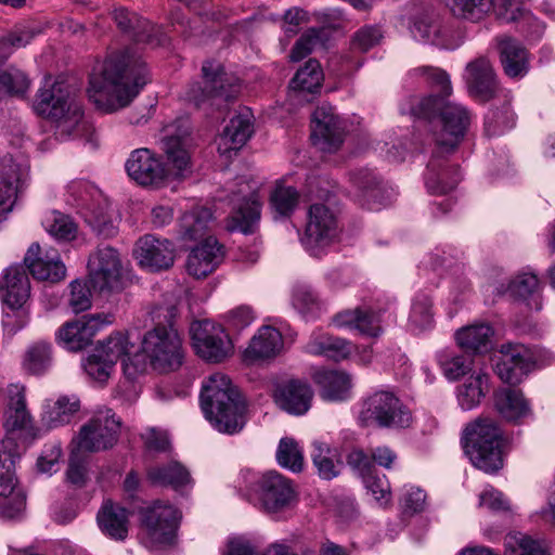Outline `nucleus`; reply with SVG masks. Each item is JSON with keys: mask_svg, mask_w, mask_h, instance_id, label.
I'll return each mask as SVG.
<instances>
[{"mask_svg": "<svg viewBox=\"0 0 555 555\" xmlns=\"http://www.w3.org/2000/svg\"><path fill=\"white\" fill-rule=\"evenodd\" d=\"M190 335L197 354L209 362H221L231 353V340L219 324L209 320L194 321Z\"/></svg>", "mask_w": 555, "mask_h": 555, "instance_id": "12", "label": "nucleus"}, {"mask_svg": "<svg viewBox=\"0 0 555 555\" xmlns=\"http://www.w3.org/2000/svg\"><path fill=\"white\" fill-rule=\"evenodd\" d=\"M450 156L451 155H446V163L439 169L438 182L441 185V190L429 189V186L427 185L428 166L426 167L425 185L427 188V191L430 194H434V195L446 194V193L454 190L456 188V185L459 184V182L461 181L462 176L460 172V167L457 164H452L450 162V159H449Z\"/></svg>", "mask_w": 555, "mask_h": 555, "instance_id": "59", "label": "nucleus"}, {"mask_svg": "<svg viewBox=\"0 0 555 555\" xmlns=\"http://www.w3.org/2000/svg\"><path fill=\"white\" fill-rule=\"evenodd\" d=\"M129 514L125 507L106 501L98 513L96 519L102 532L109 538L122 541L128 535Z\"/></svg>", "mask_w": 555, "mask_h": 555, "instance_id": "39", "label": "nucleus"}, {"mask_svg": "<svg viewBox=\"0 0 555 555\" xmlns=\"http://www.w3.org/2000/svg\"><path fill=\"white\" fill-rule=\"evenodd\" d=\"M80 402L76 398L61 397L43 416V421L50 428L59 427L70 422L73 415L78 412Z\"/></svg>", "mask_w": 555, "mask_h": 555, "instance_id": "50", "label": "nucleus"}, {"mask_svg": "<svg viewBox=\"0 0 555 555\" xmlns=\"http://www.w3.org/2000/svg\"><path fill=\"white\" fill-rule=\"evenodd\" d=\"M299 203L298 191L291 185L276 184L270 194V208L273 218H289Z\"/></svg>", "mask_w": 555, "mask_h": 555, "instance_id": "45", "label": "nucleus"}, {"mask_svg": "<svg viewBox=\"0 0 555 555\" xmlns=\"http://www.w3.org/2000/svg\"><path fill=\"white\" fill-rule=\"evenodd\" d=\"M313 380L320 388V396L326 401H345L350 397V376L337 370H320Z\"/></svg>", "mask_w": 555, "mask_h": 555, "instance_id": "36", "label": "nucleus"}, {"mask_svg": "<svg viewBox=\"0 0 555 555\" xmlns=\"http://www.w3.org/2000/svg\"><path fill=\"white\" fill-rule=\"evenodd\" d=\"M494 406L502 418L513 424H520L532 414L522 392L513 388L499 390L494 396Z\"/></svg>", "mask_w": 555, "mask_h": 555, "instance_id": "35", "label": "nucleus"}, {"mask_svg": "<svg viewBox=\"0 0 555 555\" xmlns=\"http://www.w3.org/2000/svg\"><path fill=\"white\" fill-rule=\"evenodd\" d=\"M411 113L433 122L434 149L428 162L427 185L441 190L438 182L439 169L446 163V155H453L470 126L472 114L462 104L427 95L411 107Z\"/></svg>", "mask_w": 555, "mask_h": 555, "instance_id": "2", "label": "nucleus"}, {"mask_svg": "<svg viewBox=\"0 0 555 555\" xmlns=\"http://www.w3.org/2000/svg\"><path fill=\"white\" fill-rule=\"evenodd\" d=\"M278 463L291 469L292 472H300L304 465V456L298 443L293 438H282L276 451Z\"/></svg>", "mask_w": 555, "mask_h": 555, "instance_id": "56", "label": "nucleus"}, {"mask_svg": "<svg viewBox=\"0 0 555 555\" xmlns=\"http://www.w3.org/2000/svg\"><path fill=\"white\" fill-rule=\"evenodd\" d=\"M411 31L418 40L438 47H447V30L431 14L426 13L415 17Z\"/></svg>", "mask_w": 555, "mask_h": 555, "instance_id": "44", "label": "nucleus"}, {"mask_svg": "<svg viewBox=\"0 0 555 555\" xmlns=\"http://www.w3.org/2000/svg\"><path fill=\"white\" fill-rule=\"evenodd\" d=\"M24 264L37 280L56 283L66 275V268L60 259L59 251L54 248L43 251L38 243L29 246L24 257Z\"/></svg>", "mask_w": 555, "mask_h": 555, "instance_id": "23", "label": "nucleus"}, {"mask_svg": "<svg viewBox=\"0 0 555 555\" xmlns=\"http://www.w3.org/2000/svg\"><path fill=\"white\" fill-rule=\"evenodd\" d=\"M282 348V334L273 326H262L245 349L244 360L254 362L257 360L271 359L276 357Z\"/></svg>", "mask_w": 555, "mask_h": 555, "instance_id": "33", "label": "nucleus"}, {"mask_svg": "<svg viewBox=\"0 0 555 555\" xmlns=\"http://www.w3.org/2000/svg\"><path fill=\"white\" fill-rule=\"evenodd\" d=\"M251 118L253 114L249 108H244L230 119L220 137L219 151L221 153L238 151L250 139L254 133Z\"/></svg>", "mask_w": 555, "mask_h": 555, "instance_id": "31", "label": "nucleus"}, {"mask_svg": "<svg viewBox=\"0 0 555 555\" xmlns=\"http://www.w3.org/2000/svg\"><path fill=\"white\" fill-rule=\"evenodd\" d=\"M313 129L311 138L314 145L323 152H336L346 134V122L330 104L318 106L312 113Z\"/></svg>", "mask_w": 555, "mask_h": 555, "instance_id": "15", "label": "nucleus"}, {"mask_svg": "<svg viewBox=\"0 0 555 555\" xmlns=\"http://www.w3.org/2000/svg\"><path fill=\"white\" fill-rule=\"evenodd\" d=\"M492 0H452L451 11L454 16L477 22L492 8Z\"/></svg>", "mask_w": 555, "mask_h": 555, "instance_id": "53", "label": "nucleus"}, {"mask_svg": "<svg viewBox=\"0 0 555 555\" xmlns=\"http://www.w3.org/2000/svg\"><path fill=\"white\" fill-rule=\"evenodd\" d=\"M325 30L323 28H310L304 33L294 44L289 57L293 62H298L306 57L317 47H322L324 42Z\"/></svg>", "mask_w": 555, "mask_h": 555, "instance_id": "57", "label": "nucleus"}, {"mask_svg": "<svg viewBox=\"0 0 555 555\" xmlns=\"http://www.w3.org/2000/svg\"><path fill=\"white\" fill-rule=\"evenodd\" d=\"M323 81V72L318 60L309 59L289 82V88L298 93L314 94Z\"/></svg>", "mask_w": 555, "mask_h": 555, "instance_id": "43", "label": "nucleus"}, {"mask_svg": "<svg viewBox=\"0 0 555 555\" xmlns=\"http://www.w3.org/2000/svg\"><path fill=\"white\" fill-rule=\"evenodd\" d=\"M147 478L153 485L171 487L175 490H180L192 483L190 472L176 461L151 467Z\"/></svg>", "mask_w": 555, "mask_h": 555, "instance_id": "41", "label": "nucleus"}, {"mask_svg": "<svg viewBox=\"0 0 555 555\" xmlns=\"http://www.w3.org/2000/svg\"><path fill=\"white\" fill-rule=\"evenodd\" d=\"M500 62L506 76L521 78L529 72V53L520 41L504 36L498 39Z\"/></svg>", "mask_w": 555, "mask_h": 555, "instance_id": "29", "label": "nucleus"}, {"mask_svg": "<svg viewBox=\"0 0 555 555\" xmlns=\"http://www.w3.org/2000/svg\"><path fill=\"white\" fill-rule=\"evenodd\" d=\"M149 81L142 55L134 48H126L111 54L101 73L90 77L88 95L99 109L113 113L129 105Z\"/></svg>", "mask_w": 555, "mask_h": 555, "instance_id": "1", "label": "nucleus"}, {"mask_svg": "<svg viewBox=\"0 0 555 555\" xmlns=\"http://www.w3.org/2000/svg\"><path fill=\"white\" fill-rule=\"evenodd\" d=\"M384 38L382 28L377 25H364L351 37L350 47L354 52H367L378 46Z\"/></svg>", "mask_w": 555, "mask_h": 555, "instance_id": "58", "label": "nucleus"}, {"mask_svg": "<svg viewBox=\"0 0 555 555\" xmlns=\"http://www.w3.org/2000/svg\"><path fill=\"white\" fill-rule=\"evenodd\" d=\"M3 304L24 305L30 293L28 275L22 266H12L0 282Z\"/></svg>", "mask_w": 555, "mask_h": 555, "instance_id": "38", "label": "nucleus"}, {"mask_svg": "<svg viewBox=\"0 0 555 555\" xmlns=\"http://www.w3.org/2000/svg\"><path fill=\"white\" fill-rule=\"evenodd\" d=\"M487 383L488 375L479 373L476 376H470L457 387V401L463 410H472L480 403L485 396L483 386Z\"/></svg>", "mask_w": 555, "mask_h": 555, "instance_id": "48", "label": "nucleus"}, {"mask_svg": "<svg viewBox=\"0 0 555 555\" xmlns=\"http://www.w3.org/2000/svg\"><path fill=\"white\" fill-rule=\"evenodd\" d=\"M18 456L3 442L0 447V514L7 518L15 517L24 507L26 496L16 489L15 462Z\"/></svg>", "mask_w": 555, "mask_h": 555, "instance_id": "18", "label": "nucleus"}, {"mask_svg": "<svg viewBox=\"0 0 555 555\" xmlns=\"http://www.w3.org/2000/svg\"><path fill=\"white\" fill-rule=\"evenodd\" d=\"M199 399L205 417L218 431L232 435L242 430L246 403L227 375L215 373L205 379Z\"/></svg>", "mask_w": 555, "mask_h": 555, "instance_id": "4", "label": "nucleus"}, {"mask_svg": "<svg viewBox=\"0 0 555 555\" xmlns=\"http://www.w3.org/2000/svg\"><path fill=\"white\" fill-rule=\"evenodd\" d=\"M233 209L227 218V230L253 233L260 220L261 203L257 191L251 190L241 198L232 199Z\"/></svg>", "mask_w": 555, "mask_h": 555, "instance_id": "27", "label": "nucleus"}, {"mask_svg": "<svg viewBox=\"0 0 555 555\" xmlns=\"http://www.w3.org/2000/svg\"><path fill=\"white\" fill-rule=\"evenodd\" d=\"M181 512L170 504L157 501L140 511V520L153 545H172L177 539Z\"/></svg>", "mask_w": 555, "mask_h": 555, "instance_id": "11", "label": "nucleus"}, {"mask_svg": "<svg viewBox=\"0 0 555 555\" xmlns=\"http://www.w3.org/2000/svg\"><path fill=\"white\" fill-rule=\"evenodd\" d=\"M21 167L11 155L0 159V217L13 208L20 191Z\"/></svg>", "mask_w": 555, "mask_h": 555, "instance_id": "34", "label": "nucleus"}, {"mask_svg": "<svg viewBox=\"0 0 555 555\" xmlns=\"http://www.w3.org/2000/svg\"><path fill=\"white\" fill-rule=\"evenodd\" d=\"M113 18L117 27L122 33L130 35L135 41H143L145 39L150 24L135 12H131L126 8H117L113 11Z\"/></svg>", "mask_w": 555, "mask_h": 555, "instance_id": "47", "label": "nucleus"}, {"mask_svg": "<svg viewBox=\"0 0 555 555\" xmlns=\"http://www.w3.org/2000/svg\"><path fill=\"white\" fill-rule=\"evenodd\" d=\"M292 305L301 314L317 318L321 311L318 294L308 285L298 284L293 288Z\"/></svg>", "mask_w": 555, "mask_h": 555, "instance_id": "51", "label": "nucleus"}, {"mask_svg": "<svg viewBox=\"0 0 555 555\" xmlns=\"http://www.w3.org/2000/svg\"><path fill=\"white\" fill-rule=\"evenodd\" d=\"M313 391L307 382L289 379L280 384L275 390V402L289 414L302 415L311 406Z\"/></svg>", "mask_w": 555, "mask_h": 555, "instance_id": "28", "label": "nucleus"}, {"mask_svg": "<svg viewBox=\"0 0 555 555\" xmlns=\"http://www.w3.org/2000/svg\"><path fill=\"white\" fill-rule=\"evenodd\" d=\"M358 421L362 427L401 429L410 426L412 415L393 392L379 390L363 400Z\"/></svg>", "mask_w": 555, "mask_h": 555, "instance_id": "8", "label": "nucleus"}, {"mask_svg": "<svg viewBox=\"0 0 555 555\" xmlns=\"http://www.w3.org/2000/svg\"><path fill=\"white\" fill-rule=\"evenodd\" d=\"M465 73L468 93L476 100L489 102L502 92L494 68L486 56H479L467 63Z\"/></svg>", "mask_w": 555, "mask_h": 555, "instance_id": "20", "label": "nucleus"}, {"mask_svg": "<svg viewBox=\"0 0 555 555\" xmlns=\"http://www.w3.org/2000/svg\"><path fill=\"white\" fill-rule=\"evenodd\" d=\"M212 221V211L207 207H194L184 212L179 222V236L183 241L202 238Z\"/></svg>", "mask_w": 555, "mask_h": 555, "instance_id": "42", "label": "nucleus"}, {"mask_svg": "<svg viewBox=\"0 0 555 555\" xmlns=\"http://www.w3.org/2000/svg\"><path fill=\"white\" fill-rule=\"evenodd\" d=\"M70 92L68 87L61 81H52L46 78L43 87L38 90L34 107L36 112L47 118L61 121L64 127L66 114L70 111Z\"/></svg>", "mask_w": 555, "mask_h": 555, "instance_id": "19", "label": "nucleus"}, {"mask_svg": "<svg viewBox=\"0 0 555 555\" xmlns=\"http://www.w3.org/2000/svg\"><path fill=\"white\" fill-rule=\"evenodd\" d=\"M140 352L145 362L160 373L178 370L183 362L182 341L172 325H157L145 333Z\"/></svg>", "mask_w": 555, "mask_h": 555, "instance_id": "9", "label": "nucleus"}, {"mask_svg": "<svg viewBox=\"0 0 555 555\" xmlns=\"http://www.w3.org/2000/svg\"><path fill=\"white\" fill-rule=\"evenodd\" d=\"M134 254L141 267L155 272L169 269L175 261L173 244L151 234L138 240Z\"/></svg>", "mask_w": 555, "mask_h": 555, "instance_id": "25", "label": "nucleus"}, {"mask_svg": "<svg viewBox=\"0 0 555 555\" xmlns=\"http://www.w3.org/2000/svg\"><path fill=\"white\" fill-rule=\"evenodd\" d=\"M351 181L357 188V202L369 210H379L387 205L390 194L382 178L369 168L351 172Z\"/></svg>", "mask_w": 555, "mask_h": 555, "instance_id": "24", "label": "nucleus"}, {"mask_svg": "<svg viewBox=\"0 0 555 555\" xmlns=\"http://www.w3.org/2000/svg\"><path fill=\"white\" fill-rule=\"evenodd\" d=\"M493 328L487 323L463 327L456 332L459 346L466 352L485 353L492 348Z\"/></svg>", "mask_w": 555, "mask_h": 555, "instance_id": "40", "label": "nucleus"}, {"mask_svg": "<svg viewBox=\"0 0 555 555\" xmlns=\"http://www.w3.org/2000/svg\"><path fill=\"white\" fill-rule=\"evenodd\" d=\"M461 442L464 453L476 468L494 474L503 467V430L494 418L479 416L468 423Z\"/></svg>", "mask_w": 555, "mask_h": 555, "instance_id": "5", "label": "nucleus"}, {"mask_svg": "<svg viewBox=\"0 0 555 555\" xmlns=\"http://www.w3.org/2000/svg\"><path fill=\"white\" fill-rule=\"evenodd\" d=\"M531 367L532 362L525 346L511 343L501 346L494 372L502 382L509 385L519 384Z\"/></svg>", "mask_w": 555, "mask_h": 555, "instance_id": "21", "label": "nucleus"}, {"mask_svg": "<svg viewBox=\"0 0 555 555\" xmlns=\"http://www.w3.org/2000/svg\"><path fill=\"white\" fill-rule=\"evenodd\" d=\"M421 76L426 78L427 83L437 94H431L437 98H443L447 100L452 93V85L449 74L439 68L433 66H421L415 69Z\"/></svg>", "mask_w": 555, "mask_h": 555, "instance_id": "54", "label": "nucleus"}, {"mask_svg": "<svg viewBox=\"0 0 555 555\" xmlns=\"http://www.w3.org/2000/svg\"><path fill=\"white\" fill-rule=\"evenodd\" d=\"M186 145V137L169 135L162 140V150L173 170L149 149H138L132 151L127 159L126 171L141 186L163 188L170 180L182 179L190 172V154Z\"/></svg>", "mask_w": 555, "mask_h": 555, "instance_id": "3", "label": "nucleus"}, {"mask_svg": "<svg viewBox=\"0 0 555 555\" xmlns=\"http://www.w3.org/2000/svg\"><path fill=\"white\" fill-rule=\"evenodd\" d=\"M3 314H2V326L4 333L12 337L20 330H22L28 321L27 313L23 309V305H10L3 304Z\"/></svg>", "mask_w": 555, "mask_h": 555, "instance_id": "64", "label": "nucleus"}, {"mask_svg": "<svg viewBox=\"0 0 555 555\" xmlns=\"http://www.w3.org/2000/svg\"><path fill=\"white\" fill-rule=\"evenodd\" d=\"M8 393L9 403L4 422L7 431L16 435L24 441H33L37 434L30 413L26 408L24 387L11 385Z\"/></svg>", "mask_w": 555, "mask_h": 555, "instance_id": "22", "label": "nucleus"}, {"mask_svg": "<svg viewBox=\"0 0 555 555\" xmlns=\"http://www.w3.org/2000/svg\"><path fill=\"white\" fill-rule=\"evenodd\" d=\"M89 284L99 293L115 292L121 288V263L118 251L108 246H99L89 258Z\"/></svg>", "mask_w": 555, "mask_h": 555, "instance_id": "14", "label": "nucleus"}, {"mask_svg": "<svg viewBox=\"0 0 555 555\" xmlns=\"http://www.w3.org/2000/svg\"><path fill=\"white\" fill-rule=\"evenodd\" d=\"M248 500H254L261 511L269 515L282 513L296 500V492L289 479L270 470L261 476L250 470L242 472Z\"/></svg>", "mask_w": 555, "mask_h": 555, "instance_id": "7", "label": "nucleus"}, {"mask_svg": "<svg viewBox=\"0 0 555 555\" xmlns=\"http://www.w3.org/2000/svg\"><path fill=\"white\" fill-rule=\"evenodd\" d=\"M305 351L312 356H322L328 360L339 362L347 359L352 351L349 340L327 333L313 332L305 346Z\"/></svg>", "mask_w": 555, "mask_h": 555, "instance_id": "32", "label": "nucleus"}, {"mask_svg": "<svg viewBox=\"0 0 555 555\" xmlns=\"http://www.w3.org/2000/svg\"><path fill=\"white\" fill-rule=\"evenodd\" d=\"M39 33V29L31 26L16 25L0 38V62L7 61L14 49L27 46Z\"/></svg>", "mask_w": 555, "mask_h": 555, "instance_id": "49", "label": "nucleus"}, {"mask_svg": "<svg viewBox=\"0 0 555 555\" xmlns=\"http://www.w3.org/2000/svg\"><path fill=\"white\" fill-rule=\"evenodd\" d=\"M121 421L112 409L99 410L81 426L79 450L95 453L112 449L119 439Z\"/></svg>", "mask_w": 555, "mask_h": 555, "instance_id": "10", "label": "nucleus"}, {"mask_svg": "<svg viewBox=\"0 0 555 555\" xmlns=\"http://www.w3.org/2000/svg\"><path fill=\"white\" fill-rule=\"evenodd\" d=\"M112 322L113 315L111 314L83 315L63 324L56 334V340L69 351H79L92 343L93 337L102 326Z\"/></svg>", "mask_w": 555, "mask_h": 555, "instance_id": "16", "label": "nucleus"}, {"mask_svg": "<svg viewBox=\"0 0 555 555\" xmlns=\"http://www.w3.org/2000/svg\"><path fill=\"white\" fill-rule=\"evenodd\" d=\"M337 234V222L332 210L323 204H313L308 211V222L301 237L304 246L313 255L330 245Z\"/></svg>", "mask_w": 555, "mask_h": 555, "instance_id": "17", "label": "nucleus"}, {"mask_svg": "<svg viewBox=\"0 0 555 555\" xmlns=\"http://www.w3.org/2000/svg\"><path fill=\"white\" fill-rule=\"evenodd\" d=\"M82 366L88 376L101 384L107 382L115 367L113 364L107 363L106 359L95 350L88 356Z\"/></svg>", "mask_w": 555, "mask_h": 555, "instance_id": "63", "label": "nucleus"}, {"mask_svg": "<svg viewBox=\"0 0 555 555\" xmlns=\"http://www.w3.org/2000/svg\"><path fill=\"white\" fill-rule=\"evenodd\" d=\"M29 87V79L20 69H0V98L5 95H22Z\"/></svg>", "mask_w": 555, "mask_h": 555, "instance_id": "60", "label": "nucleus"}, {"mask_svg": "<svg viewBox=\"0 0 555 555\" xmlns=\"http://www.w3.org/2000/svg\"><path fill=\"white\" fill-rule=\"evenodd\" d=\"M224 248L216 237L207 236L202 243L192 248L186 260L188 272L196 279L212 273L222 262Z\"/></svg>", "mask_w": 555, "mask_h": 555, "instance_id": "26", "label": "nucleus"}, {"mask_svg": "<svg viewBox=\"0 0 555 555\" xmlns=\"http://www.w3.org/2000/svg\"><path fill=\"white\" fill-rule=\"evenodd\" d=\"M133 348L134 345L129 341L127 333L116 332L99 341L94 350L114 366L118 360H121L125 376L133 380L146 370L144 357L139 351L132 353Z\"/></svg>", "mask_w": 555, "mask_h": 555, "instance_id": "13", "label": "nucleus"}, {"mask_svg": "<svg viewBox=\"0 0 555 555\" xmlns=\"http://www.w3.org/2000/svg\"><path fill=\"white\" fill-rule=\"evenodd\" d=\"M83 218L99 237L111 238L117 234L116 217L111 204L99 193L86 205Z\"/></svg>", "mask_w": 555, "mask_h": 555, "instance_id": "30", "label": "nucleus"}, {"mask_svg": "<svg viewBox=\"0 0 555 555\" xmlns=\"http://www.w3.org/2000/svg\"><path fill=\"white\" fill-rule=\"evenodd\" d=\"M51 363V346L44 341L31 345L25 356L24 366L31 374H42Z\"/></svg>", "mask_w": 555, "mask_h": 555, "instance_id": "55", "label": "nucleus"}, {"mask_svg": "<svg viewBox=\"0 0 555 555\" xmlns=\"http://www.w3.org/2000/svg\"><path fill=\"white\" fill-rule=\"evenodd\" d=\"M505 555H551L537 540L521 533L505 538Z\"/></svg>", "mask_w": 555, "mask_h": 555, "instance_id": "52", "label": "nucleus"}, {"mask_svg": "<svg viewBox=\"0 0 555 555\" xmlns=\"http://www.w3.org/2000/svg\"><path fill=\"white\" fill-rule=\"evenodd\" d=\"M503 104L501 107L491 109L485 118V131L491 135H498L515 125V114L511 108L512 96L509 92H504Z\"/></svg>", "mask_w": 555, "mask_h": 555, "instance_id": "46", "label": "nucleus"}, {"mask_svg": "<svg viewBox=\"0 0 555 555\" xmlns=\"http://www.w3.org/2000/svg\"><path fill=\"white\" fill-rule=\"evenodd\" d=\"M332 323L337 327L357 330L360 334L369 337H377L382 331L376 314L371 309L361 307L336 313Z\"/></svg>", "mask_w": 555, "mask_h": 555, "instance_id": "37", "label": "nucleus"}, {"mask_svg": "<svg viewBox=\"0 0 555 555\" xmlns=\"http://www.w3.org/2000/svg\"><path fill=\"white\" fill-rule=\"evenodd\" d=\"M202 76V81L190 83L183 92L184 100L198 109H221L241 92L240 80L228 75L216 61H206L203 64Z\"/></svg>", "mask_w": 555, "mask_h": 555, "instance_id": "6", "label": "nucleus"}, {"mask_svg": "<svg viewBox=\"0 0 555 555\" xmlns=\"http://www.w3.org/2000/svg\"><path fill=\"white\" fill-rule=\"evenodd\" d=\"M312 447V462L318 469L319 476L325 480H331L338 476L339 469L333 462L330 448L319 441H314Z\"/></svg>", "mask_w": 555, "mask_h": 555, "instance_id": "61", "label": "nucleus"}, {"mask_svg": "<svg viewBox=\"0 0 555 555\" xmlns=\"http://www.w3.org/2000/svg\"><path fill=\"white\" fill-rule=\"evenodd\" d=\"M439 363L444 376L455 380L472 371L473 359L465 354L441 356Z\"/></svg>", "mask_w": 555, "mask_h": 555, "instance_id": "62", "label": "nucleus"}]
</instances>
